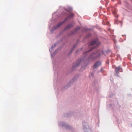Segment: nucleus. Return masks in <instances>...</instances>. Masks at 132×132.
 I'll use <instances>...</instances> for the list:
<instances>
[{"instance_id":"obj_1","label":"nucleus","mask_w":132,"mask_h":132,"mask_svg":"<svg viewBox=\"0 0 132 132\" xmlns=\"http://www.w3.org/2000/svg\"><path fill=\"white\" fill-rule=\"evenodd\" d=\"M103 54L104 52L103 51H102L101 52H100L98 50H96L92 52L87 59H86V55H85L82 59H78L76 62L75 64L73 65L72 68V71L74 70L75 68L79 65L81 62H83L85 63L90 60L96 59L103 55Z\"/></svg>"},{"instance_id":"obj_2","label":"nucleus","mask_w":132,"mask_h":132,"mask_svg":"<svg viewBox=\"0 0 132 132\" xmlns=\"http://www.w3.org/2000/svg\"><path fill=\"white\" fill-rule=\"evenodd\" d=\"M53 69L54 71V86H55L59 81V75L58 73V68L59 65L57 62L54 60L52 61Z\"/></svg>"},{"instance_id":"obj_3","label":"nucleus","mask_w":132,"mask_h":132,"mask_svg":"<svg viewBox=\"0 0 132 132\" xmlns=\"http://www.w3.org/2000/svg\"><path fill=\"white\" fill-rule=\"evenodd\" d=\"M58 125L59 127H62L67 130H69L72 132H74V131L75 130L72 127L66 122L61 121L59 123Z\"/></svg>"},{"instance_id":"obj_4","label":"nucleus","mask_w":132,"mask_h":132,"mask_svg":"<svg viewBox=\"0 0 132 132\" xmlns=\"http://www.w3.org/2000/svg\"><path fill=\"white\" fill-rule=\"evenodd\" d=\"M80 75L79 74L76 75L73 78L69 81V83L62 88V90H63L68 88L70 85L72 84L76 80L79 78Z\"/></svg>"},{"instance_id":"obj_5","label":"nucleus","mask_w":132,"mask_h":132,"mask_svg":"<svg viewBox=\"0 0 132 132\" xmlns=\"http://www.w3.org/2000/svg\"><path fill=\"white\" fill-rule=\"evenodd\" d=\"M115 101L114 102V103H113L112 105L111 104H109L107 105L108 107H112L113 108V114L114 115L116 112L115 111V108H120L121 107V106L119 105L117 98H115Z\"/></svg>"},{"instance_id":"obj_6","label":"nucleus","mask_w":132,"mask_h":132,"mask_svg":"<svg viewBox=\"0 0 132 132\" xmlns=\"http://www.w3.org/2000/svg\"><path fill=\"white\" fill-rule=\"evenodd\" d=\"M82 125V129L84 132H93L87 123L83 121Z\"/></svg>"},{"instance_id":"obj_7","label":"nucleus","mask_w":132,"mask_h":132,"mask_svg":"<svg viewBox=\"0 0 132 132\" xmlns=\"http://www.w3.org/2000/svg\"><path fill=\"white\" fill-rule=\"evenodd\" d=\"M63 11L62 13V15L64 16H66L68 15L67 12H70L72 10V8L70 6H67V8L63 7Z\"/></svg>"},{"instance_id":"obj_8","label":"nucleus","mask_w":132,"mask_h":132,"mask_svg":"<svg viewBox=\"0 0 132 132\" xmlns=\"http://www.w3.org/2000/svg\"><path fill=\"white\" fill-rule=\"evenodd\" d=\"M62 9V6H59V9H58L56 11L54 12V13L52 14V18L55 17V16L56 15H57V17L58 18H59V16H58V14H57V13H58V12H59L60 10V11H61L62 12V13H61V14L60 16H64V15H62V13L63 12V11H63V10H64L63 8V10H61Z\"/></svg>"},{"instance_id":"obj_9","label":"nucleus","mask_w":132,"mask_h":132,"mask_svg":"<svg viewBox=\"0 0 132 132\" xmlns=\"http://www.w3.org/2000/svg\"><path fill=\"white\" fill-rule=\"evenodd\" d=\"M101 62L100 61H98L93 65V68L94 69H95L101 65Z\"/></svg>"},{"instance_id":"obj_10","label":"nucleus","mask_w":132,"mask_h":132,"mask_svg":"<svg viewBox=\"0 0 132 132\" xmlns=\"http://www.w3.org/2000/svg\"><path fill=\"white\" fill-rule=\"evenodd\" d=\"M74 27L73 25L71 23H70L67 26L64 28V30H67L69 29L72 28Z\"/></svg>"},{"instance_id":"obj_11","label":"nucleus","mask_w":132,"mask_h":132,"mask_svg":"<svg viewBox=\"0 0 132 132\" xmlns=\"http://www.w3.org/2000/svg\"><path fill=\"white\" fill-rule=\"evenodd\" d=\"M100 44L99 43L97 42V40L96 39L91 41L90 43V45L91 46L93 45L94 44H96L98 45H100Z\"/></svg>"},{"instance_id":"obj_12","label":"nucleus","mask_w":132,"mask_h":132,"mask_svg":"<svg viewBox=\"0 0 132 132\" xmlns=\"http://www.w3.org/2000/svg\"><path fill=\"white\" fill-rule=\"evenodd\" d=\"M60 43L59 42H57L56 43L53 45L49 49V51L50 53H51L52 51V50L57 45H58Z\"/></svg>"},{"instance_id":"obj_13","label":"nucleus","mask_w":132,"mask_h":132,"mask_svg":"<svg viewBox=\"0 0 132 132\" xmlns=\"http://www.w3.org/2000/svg\"><path fill=\"white\" fill-rule=\"evenodd\" d=\"M67 20V18H65L63 21L59 22L56 26H55L56 27L57 29L59 28Z\"/></svg>"},{"instance_id":"obj_14","label":"nucleus","mask_w":132,"mask_h":132,"mask_svg":"<svg viewBox=\"0 0 132 132\" xmlns=\"http://www.w3.org/2000/svg\"><path fill=\"white\" fill-rule=\"evenodd\" d=\"M122 70V68L120 66L116 67L115 70V72L116 73L119 74V71L120 70Z\"/></svg>"},{"instance_id":"obj_15","label":"nucleus","mask_w":132,"mask_h":132,"mask_svg":"<svg viewBox=\"0 0 132 132\" xmlns=\"http://www.w3.org/2000/svg\"><path fill=\"white\" fill-rule=\"evenodd\" d=\"M96 47H92L89 50H88L86 51L85 52H84L83 53V54H86L87 53H88L89 52L91 51L92 50H93L94 49L96 48Z\"/></svg>"},{"instance_id":"obj_16","label":"nucleus","mask_w":132,"mask_h":132,"mask_svg":"<svg viewBox=\"0 0 132 132\" xmlns=\"http://www.w3.org/2000/svg\"><path fill=\"white\" fill-rule=\"evenodd\" d=\"M71 114L72 113L70 112L65 113L64 114V117H67L71 116Z\"/></svg>"},{"instance_id":"obj_17","label":"nucleus","mask_w":132,"mask_h":132,"mask_svg":"<svg viewBox=\"0 0 132 132\" xmlns=\"http://www.w3.org/2000/svg\"><path fill=\"white\" fill-rule=\"evenodd\" d=\"M57 52V50H56L54 52L52 53V52H51V56L52 59L53 60V57L55 55L56 52Z\"/></svg>"},{"instance_id":"obj_18","label":"nucleus","mask_w":132,"mask_h":132,"mask_svg":"<svg viewBox=\"0 0 132 132\" xmlns=\"http://www.w3.org/2000/svg\"><path fill=\"white\" fill-rule=\"evenodd\" d=\"M74 15V14L73 13H71L66 18H67V20L68 19H70V18H72L73 17Z\"/></svg>"},{"instance_id":"obj_19","label":"nucleus","mask_w":132,"mask_h":132,"mask_svg":"<svg viewBox=\"0 0 132 132\" xmlns=\"http://www.w3.org/2000/svg\"><path fill=\"white\" fill-rule=\"evenodd\" d=\"M79 40H78L76 42L75 44L73 46L72 48H73L74 49L77 46V45L79 43Z\"/></svg>"},{"instance_id":"obj_20","label":"nucleus","mask_w":132,"mask_h":132,"mask_svg":"<svg viewBox=\"0 0 132 132\" xmlns=\"http://www.w3.org/2000/svg\"><path fill=\"white\" fill-rule=\"evenodd\" d=\"M57 28L55 26H54L52 28V29L50 30L51 33L52 34L53 33L54 31L57 29Z\"/></svg>"},{"instance_id":"obj_21","label":"nucleus","mask_w":132,"mask_h":132,"mask_svg":"<svg viewBox=\"0 0 132 132\" xmlns=\"http://www.w3.org/2000/svg\"><path fill=\"white\" fill-rule=\"evenodd\" d=\"M91 36V34L90 33H89L87 34L84 38V39H86L90 37Z\"/></svg>"},{"instance_id":"obj_22","label":"nucleus","mask_w":132,"mask_h":132,"mask_svg":"<svg viewBox=\"0 0 132 132\" xmlns=\"http://www.w3.org/2000/svg\"><path fill=\"white\" fill-rule=\"evenodd\" d=\"M80 29V26H77V27H76L75 29V30L77 32V31Z\"/></svg>"},{"instance_id":"obj_23","label":"nucleus","mask_w":132,"mask_h":132,"mask_svg":"<svg viewBox=\"0 0 132 132\" xmlns=\"http://www.w3.org/2000/svg\"><path fill=\"white\" fill-rule=\"evenodd\" d=\"M65 31V30H64V29L63 30H62V31H61L60 32L59 34L60 35H61L62 34H63L64 33V32Z\"/></svg>"},{"instance_id":"obj_24","label":"nucleus","mask_w":132,"mask_h":132,"mask_svg":"<svg viewBox=\"0 0 132 132\" xmlns=\"http://www.w3.org/2000/svg\"><path fill=\"white\" fill-rule=\"evenodd\" d=\"M77 32L74 30L73 31L71 32V34L73 35L75 34Z\"/></svg>"},{"instance_id":"obj_25","label":"nucleus","mask_w":132,"mask_h":132,"mask_svg":"<svg viewBox=\"0 0 132 132\" xmlns=\"http://www.w3.org/2000/svg\"><path fill=\"white\" fill-rule=\"evenodd\" d=\"M63 47V46L62 45L59 46L58 47V48L56 50H57V51L58 50H61L62 48V47Z\"/></svg>"},{"instance_id":"obj_26","label":"nucleus","mask_w":132,"mask_h":132,"mask_svg":"<svg viewBox=\"0 0 132 132\" xmlns=\"http://www.w3.org/2000/svg\"><path fill=\"white\" fill-rule=\"evenodd\" d=\"M88 30V29L87 28H84L83 29L82 31H84L85 32H86Z\"/></svg>"},{"instance_id":"obj_27","label":"nucleus","mask_w":132,"mask_h":132,"mask_svg":"<svg viewBox=\"0 0 132 132\" xmlns=\"http://www.w3.org/2000/svg\"><path fill=\"white\" fill-rule=\"evenodd\" d=\"M113 95H114L113 94H112L110 95H109V98H111L113 96Z\"/></svg>"},{"instance_id":"obj_28","label":"nucleus","mask_w":132,"mask_h":132,"mask_svg":"<svg viewBox=\"0 0 132 132\" xmlns=\"http://www.w3.org/2000/svg\"><path fill=\"white\" fill-rule=\"evenodd\" d=\"M74 49L73 48H72L71 49V50L70 51V52H73V51Z\"/></svg>"},{"instance_id":"obj_29","label":"nucleus","mask_w":132,"mask_h":132,"mask_svg":"<svg viewBox=\"0 0 132 132\" xmlns=\"http://www.w3.org/2000/svg\"><path fill=\"white\" fill-rule=\"evenodd\" d=\"M119 40L120 42H123V40H122L121 38H120V39Z\"/></svg>"},{"instance_id":"obj_30","label":"nucleus","mask_w":132,"mask_h":132,"mask_svg":"<svg viewBox=\"0 0 132 132\" xmlns=\"http://www.w3.org/2000/svg\"><path fill=\"white\" fill-rule=\"evenodd\" d=\"M72 52H70V51L69 52V53H68V55H70V54H71V53H72Z\"/></svg>"},{"instance_id":"obj_31","label":"nucleus","mask_w":132,"mask_h":132,"mask_svg":"<svg viewBox=\"0 0 132 132\" xmlns=\"http://www.w3.org/2000/svg\"><path fill=\"white\" fill-rule=\"evenodd\" d=\"M115 76H117V77H119V75H118V74H115Z\"/></svg>"},{"instance_id":"obj_32","label":"nucleus","mask_w":132,"mask_h":132,"mask_svg":"<svg viewBox=\"0 0 132 132\" xmlns=\"http://www.w3.org/2000/svg\"><path fill=\"white\" fill-rule=\"evenodd\" d=\"M79 51V50H77L76 52V53H77L78 51Z\"/></svg>"},{"instance_id":"obj_33","label":"nucleus","mask_w":132,"mask_h":132,"mask_svg":"<svg viewBox=\"0 0 132 132\" xmlns=\"http://www.w3.org/2000/svg\"><path fill=\"white\" fill-rule=\"evenodd\" d=\"M72 35V34H71V33H69L68 34V36H69L71 35Z\"/></svg>"},{"instance_id":"obj_34","label":"nucleus","mask_w":132,"mask_h":132,"mask_svg":"<svg viewBox=\"0 0 132 132\" xmlns=\"http://www.w3.org/2000/svg\"><path fill=\"white\" fill-rule=\"evenodd\" d=\"M115 17L117 18L118 16V15H117V16H116V15H115Z\"/></svg>"},{"instance_id":"obj_35","label":"nucleus","mask_w":132,"mask_h":132,"mask_svg":"<svg viewBox=\"0 0 132 132\" xmlns=\"http://www.w3.org/2000/svg\"><path fill=\"white\" fill-rule=\"evenodd\" d=\"M49 28L50 29V28H51V25H49Z\"/></svg>"},{"instance_id":"obj_36","label":"nucleus","mask_w":132,"mask_h":132,"mask_svg":"<svg viewBox=\"0 0 132 132\" xmlns=\"http://www.w3.org/2000/svg\"><path fill=\"white\" fill-rule=\"evenodd\" d=\"M131 95L130 94H128V95L129 96H130Z\"/></svg>"},{"instance_id":"obj_37","label":"nucleus","mask_w":132,"mask_h":132,"mask_svg":"<svg viewBox=\"0 0 132 132\" xmlns=\"http://www.w3.org/2000/svg\"><path fill=\"white\" fill-rule=\"evenodd\" d=\"M124 36H126V35H122L123 37Z\"/></svg>"},{"instance_id":"obj_38","label":"nucleus","mask_w":132,"mask_h":132,"mask_svg":"<svg viewBox=\"0 0 132 132\" xmlns=\"http://www.w3.org/2000/svg\"><path fill=\"white\" fill-rule=\"evenodd\" d=\"M124 40H126V38H124Z\"/></svg>"},{"instance_id":"obj_39","label":"nucleus","mask_w":132,"mask_h":132,"mask_svg":"<svg viewBox=\"0 0 132 132\" xmlns=\"http://www.w3.org/2000/svg\"><path fill=\"white\" fill-rule=\"evenodd\" d=\"M131 127H132V124H131Z\"/></svg>"},{"instance_id":"obj_40","label":"nucleus","mask_w":132,"mask_h":132,"mask_svg":"<svg viewBox=\"0 0 132 132\" xmlns=\"http://www.w3.org/2000/svg\"><path fill=\"white\" fill-rule=\"evenodd\" d=\"M102 69H101V71H102Z\"/></svg>"},{"instance_id":"obj_41","label":"nucleus","mask_w":132,"mask_h":132,"mask_svg":"<svg viewBox=\"0 0 132 132\" xmlns=\"http://www.w3.org/2000/svg\"><path fill=\"white\" fill-rule=\"evenodd\" d=\"M108 51H106V52H107V53H108Z\"/></svg>"},{"instance_id":"obj_42","label":"nucleus","mask_w":132,"mask_h":132,"mask_svg":"<svg viewBox=\"0 0 132 132\" xmlns=\"http://www.w3.org/2000/svg\"><path fill=\"white\" fill-rule=\"evenodd\" d=\"M108 26H109V24H108Z\"/></svg>"}]
</instances>
